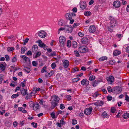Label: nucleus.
Masks as SVG:
<instances>
[{
    "mask_svg": "<svg viewBox=\"0 0 129 129\" xmlns=\"http://www.w3.org/2000/svg\"><path fill=\"white\" fill-rule=\"evenodd\" d=\"M80 52L85 53L88 51V48L85 46H82L80 47L78 49Z\"/></svg>",
    "mask_w": 129,
    "mask_h": 129,
    "instance_id": "obj_1",
    "label": "nucleus"
},
{
    "mask_svg": "<svg viewBox=\"0 0 129 129\" xmlns=\"http://www.w3.org/2000/svg\"><path fill=\"white\" fill-rule=\"evenodd\" d=\"M110 25L112 28H113L115 26L116 23V20L113 17L111 16H110Z\"/></svg>",
    "mask_w": 129,
    "mask_h": 129,
    "instance_id": "obj_2",
    "label": "nucleus"
},
{
    "mask_svg": "<svg viewBox=\"0 0 129 129\" xmlns=\"http://www.w3.org/2000/svg\"><path fill=\"white\" fill-rule=\"evenodd\" d=\"M65 30L64 31L68 33H71L72 31L73 28L71 25H65Z\"/></svg>",
    "mask_w": 129,
    "mask_h": 129,
    "instance_id": "obj_3",
    "label": "nucleus"
},
{
    "mask_svg": "<svg viewBox=\"0 0 129 129\" xmlns=\"http://www.w3.org/2000/svg\"><path fill=\"white\" fill-rule=\"evenodd\" d=\"M92 110V107H90L89 108H86L85 109L84 113L86 115H89L91 114Z\"/></svg>",
    "mask_w": 129,
    "mask_h": 129,
    "instance_id": "obj_4",
    "label": "nucleus"
},
{
    "mask_svg": "<svg viewBox=\"0 0 129 129\" xmlns=\"http://www.w3.org/2000/svg\"><path fill=\"white\" fill-rule=\"evenodd\" d=\"M59 42L61 46L63 47L64 46V43L65 42L66 39L64 36H62L59 37Z\"/></svg>",
    "mask_w": 129,
    "mask_h": 129,
    "instance_id": "obj_5",
    "label": "nucleus"
},
{
    "mask_svg": "<svg viewBox=\"0 0 129 129\" xmlns=\"http://www.w3.org/2000/svg\"><path fill=\"white\" fill-rule=\"evenodd\" d=\"M30 105L31 106H30L31 107H33V109L35 111L38 109L39 107V104L38 103L34 104V103L31 102Z\"/></svg>",
    "mask_w": 129,
    "mask_h": 129,
    "instance_id": "obj_6",
    "label": "nucleus"
},
{
    "mask_svg": "<svg viewBox=\"0 0 129 129\" xmlns=\"http://www.w3.org/2000/svg\"><path fill=\"white\" fill-rule=\"evenodd\" d=\"M81 83L82 85L87 86L89 84V82L87 79H84L81 81Z\"/></svg>",
    "mask_w": 129,
    "mask_h": 129,
    "instance_id": "obj_7",
    "label": "nucleus"
},
{
    "mask_svg": "<svg viewBox=\"0 0 129 129\" xmlns=\"http://www.w3.org/2000/svg\"><path fill=\"white\" fill-rule=\"evenodd\" d=\"M46 33L43 31H40L38 32V35L42 38H44L46 37Z\"/></svg>",
    "mask_w": 129,
    "mask_h": 129,
    "instance_id": "obj_8",
    "label": "nucleus"
},
{
    "mask_svg": "<svg viewBox=\"0 0 129 129\" xmlns=\"http://www.w3.org/2000/svg\"><path fill=\"white\" fill-rule=\"evenodd\" d=\"M96 30V27L94 25L91 26L89 28V31L90 33L94 32Z\"/></svg>",
    "mask_w": 129,
    "mask_h": 129,
    "instance_id": "obj_9",
    "label": "nucleus"
},
{
    "mask_svg": "<svg viewBox=\"0 0 129 129\" xmlns=\"http://www.w3.org/2000/svg\"><path fill=\"white\" fill-rule=\"evenodd\" d=\"M113 5L115 7L118 8L120 5V2L118 1H116L113 3Z\"/></svg>",
    "mask_w": 129,
    "mask_h": 129,
    "instance_id": "obj_10",
    "label": "nucleus"
},
{
    "mask_svg": "<svg viewBox=\"0 0 129 129\" xmlns=\"http://www.w3.org/2000/svg\"><path fill=\"white\" fill-rule=\"evenodd\" d=\"M59 102H55L54 100H52V101L51 102V108L52 109H53L55 107L57 106V104Z\"/></svg>",
    "mask_w": 129,
    "mask_h": 129,
    "instance_id": "obj_11",
    "label": "nucleus"
},
{
    "mask_svg": "<svg viewBox=\"0 0 129 129\" xmlns=\"http://www.w3.org/2000/svg\"><path fill=\"white\" fill-rule=\"evenodd\" d=\"M114 91L116 93H119L121 91V89L120 87H116L114 88Z\"/></svg>",
    "mask_w": 129,
    "mask_h": 129,
    "instance_id": "obj_12",
    "label": "nucleus"
},
{
    "mask_svg": "<svg viewBox=\"0 0 129 129\" xmlns=\"http://www.w3.org/2000/svg\"><path fill=\"white\" fill-rule=\"evenodd\" d=\"M114 78L113 76H110L107 78V80L110 84H111L113 82Z\"/></svg>",
    "mask_w": 129,
    "mask_h": 129,
    "instance_id": "obj_13",
    "label": "nucleus"
},
{
    "mask_svg": "<svg viewBox=\"0 0 129 129\" xmlns=\"http://www.w3.org/2000/svg\"><path fill=\"white\" fill-rule=\"evenodd\" d=\"M6 66V64L5 62L0 63V68L2 71H3L5 70Z\"/></svg>",
    "mask_w": 129,
    "mask_h": 129,
    "instance_id": "obj_14",
    "label": "nucleus"
},
{
    "mask_svg": "<svg viewBox=\"0 0 129 129\" xmlns=\"http://www.w3.org/2000/svg\"><path fill=\"white\" fill-rule=\"evenodd\" d=\"M21 93L22 94L23 96H24L25 95H28V94L27 93V90L23 88L21 89Z\"/></svg>",
    "mask_w": 129,
    "mask_h": 129,
    "instance_id": "obj_15",
    "label": "nucleus"
},
{
    "mask_svg": "<svg viewBox=\"0 0 129 129\" xmlns=\"http://www.w3.org/2000/svg\"><path fill=\"white\" fill-rule=\"evenodd\" d=\"M88 42V39L85 37H84L81 39V42L83 44H86Z\"/></svg>",
    "mask_w": 129,
    "mask_h": 129,
    "instance_id": "obj_16",
    "label": "nucleus"
},
{
    "mask_svg": "<svg viewBox=\"0 0 129 129\" xmlns=\"http://www.w3.org/2000/svg\"><path fill=\"white\" fill-rule=\"evenodd\" d=\"M80 7L82 9H85L86 7V3L85 2H81L80 4Z\"/></svg>",
    "mask_w": 129,
    "mask_h": 129,
    "instance_id": "obj_17",
    "label": "nucleus"
},
{
    "mask_svg": "<svg viewBox=\"0 0 129 129\" xmlns=\"http://www.w3.org/2000/svg\"><path fill=\"white\" fill-rule=\"evenodd\" d=\"M58 24L60 26H64L65 25L64 21L62 19H59L58 21Z\"/></svg>",
    "mask_w": 129,
    "mask_h": 129,
    "instance_id": "obj_18",
    "label": "nucleus"
},
{
    "mask_svg": "<svg viewBox=\"0 0 129 129\" xmlns=\"http://www.w3.org/2000/svg\"><path fill=\"white\" fill-rule=\"evenodd\" d=\"M103 104V102L102 101H100V102L98 101L94 103V105L97 106H101Z\"/></svg>",
    "mask_w": 129,
    "mask_h": 129,
    "instance_id": "obj_19",
    "label": "nucleus"
},
{
    "mask_svg": "<svg viewBox=\"0 0 129 129\" xmlns=\"http://www.w3.org/2000/svg\"><path fill=\"white\" fill-rule=\"evenodd\" d=\"M102 116L103 118H109V115H108L106 111H104L102 113Z\"/></svg>",
    "mask_w": 129,
    "mask_h": 129,
    "instance_id": "obj_20",
    "label": "nucleus"
},
{
    "mask_svg": "<svg viewBox=\"0 0 129 129\" xmlns=\"http://www.w3.org/2000/svg\"><path fill=\"white\" fill-rule=\"evenodd\" d=\"M65 17L67 20H70L72 18L70 14L69 13H67L65 15Z\"/></svg>",
    "mask_w": 129,
    "mask_h": 129,
    "instance_id": "obj_21",
    "label": "nucleus"
},
{
    "mask_svg": "<svg viewBox=\"0 0 129 129\" xmlns=\"http://www.w3.org/2000/svg\"><path fill=\"white\" fill-rule=\"evenodd\" d=\"M121 54L120 51L117 50H115L114 51L113 54L114 56H116L119 55Z\"/></svg>",
    "mask_w": 129,
    "mask_h": 129,
    "instance_id": "obj_22",
    "label": "nucleus"
},
{
    "mask_svg": "<svg viewBox=\"0 0 129 129\" xmlns=\"http://www.w3.org/2000/svg\"><path fill=\"white\" fill-rule=\"evenodd\" d=\"M63 64L65 68H67L69 65V61L67 60H65L63 63Z\"/></svg>",
    "mask_w": 129,
    "mask_h": 129,
    "instance_id": "obj_23",
    "label": "nucleus"
},
{
    "mask_svg": "<svg viewBox=\"0 0 129 129\" xmlns=\"http://www.w3.org/2000/svg\"><path fill=\"white\" fill-rule=\"evenodd\" d=\"M23 69L25 72H27L28 73H29L31 71L30 68L25 66L24 67Z\"/></svg>",
    "mask_w": 129,
    "mask_h": 129,
    "instance_id": "obj_24",
    "label": "nucleus"
},
{
    "mask_svg": "<svg viewBox=\"0 0 129 129\" xmlns=\"http://www.w3.org/2000/svg\"><path fill=\"white\" fill-rule=\"evenodd\" d=\"M54 99L52 100H54L55 102H59V98L57 96L55 95H53Z\"/></svg>",
    "mask_w": 129,
    "mask_h": 129,
    "instance_id": "obj_25",
    "label": "nucleus"
},
{
    "mask_svg": "<svg viewBox=\"0 0 129 129\" xmlns=\"http://www.w3.org/2000/svg\"><path fill=\"white\" fill-rule=\"evenodd\" d=\"M72 46L74 48H76L77 46V44L75 41H73L72 44Z\"/></svg>",
    "mask_w": 129,
    "mask_h": 129,
    "instance_id": "obj_26",
    "label": "nucleus"
},
{
    "mask_svg": "<svg viewBox=\"0 0 129 129\" xmlns=\"http://www.w3.org/2000/svg\"><path fill=\"white\" fill-rule=\"evenodd\" d=\"M123 117L124 119H127L129 117V114L128 113H124L123 116Z\"/></svg>",
    "mask_w": 129,
    "mask_h": 129,
    "instance_id": "obj_27",
    "label": "nucleus"
},
{
    "mask_svg": "<svg viewBox=\"0 0 129 129\" xmlns=\"http://www.w3.org/2000/svg\"><path fill=\"white\" fill-rule=\"evenodd\" d=\"M47 69V66L46 65H45L43 67L42 69L41 70V72L42 73H43L44 72H46L47 71L46 70Z\"/></svg>",
    "mask_w": 129,
    "mask_h": 129,
    "instance_id": "obj_28",
    "label": "nucleus"
},
{
    "mask_svg": "<svg viewBox=\"0 0 129 129\" xmlns=\"http://www.w3.org/2000/svg\"><path fill=\"white\" fill-rule=\"evenodd\" d=\"M20 57L21 58H23L24 60L25 61V62H27V59H28V58L25 55H21L20 56Z\"/></svg>",
    "mask_w": 129,
    "mask_h": 129,
    "instance_id": "obj_29",
    "label": "nucleus"
},
{
    "mask_svg": "<svg viewBox=\"0 0 129 129\" xmlns=\"http://www.w3.org/2000/svg\"><path fill=\"white\" fill-rule=\"evenodd\" d=\"M107 57H102L100 58H99V60L100 61H102L107 60Z\"/></svg>",
    "mask_w": 129,
    "mask_h": 129,
    "instance_id": "obj_30",
    "label": "nucleus"
},
{
    "mask_svg": "<svg viewBox=\"0 0 129 129\" xmlns=\"http://www.w3.org/2000/svg\"><path fill=\"white\" fill-rule=\"evenodd\" d=\"M26 50L27 49L25 47H22L21 49V53L22 54L24 53Z\"/></svg>",
    "mask_w": 129,
    "mask_h": 129,
    "instance_id": "obj_31",
    "label": "nucleus"
},
{
    "mask_svg": "<svg viewBox=\"0 0 129 129\" xmlns=\"http://www.w3.org/2000/svg\"><path fill=\"white\" fill-rule=\"evenodd\" d=\"M91 12L88 11H86L84 13V15L87 16H89L91 15Z\"/></svg>",
    "mask_w": 129,
    "mask_h": 129,
    "instance_id": "obj_32",
    "label": "nucleus"
},
{
    "mask_svg": "<svg viewBox=\"0 0 129 129\" xmlns=\"http://www.w3.org/2000/svg\"><path fill=\"white\" fill-rule=\"evenodd\" d=\"M20 93L18 92L17 94H14L13 95L11 96V97L12 99H14L16 97H18L20 95Z\"/></svg>",
    "mask_w": 129,
    "mask_h": 129,
    "instance_id": "obj_33",
    "label": "nucleus"
},
{
    "mask_svg": "<svg viewBox=\"0 0 129 129\" xmlns=\"http://www.w3.org/2000/svg\"><path fill=\"white\" fill-rule=\"evenodd\" d=\"M74 53L75 55L77 57H79L80 56L77 50H75L74 51Z\"/></svg>",
    "mask_w": 129,
    "mask_h": 129,
    "instance_id": "obj_34",
    "label": "nucleus"
},
{
    "mask_svg": "<svg viewBox=\"0 0 129 129\" xmlns=\"http://www.w3.org/2000/svg\"><path fill=\"white\" fill-rule=\"evenodd\" d=\"M95 76L92 75L89 77V79L90 81H92L95 80Z\"/></svg>",
    "mask_w": 129,
    "mask_h": 129,
    "instance_id": "obj_35",
    "label": "nucleus"
},
{
    "mask_svg": "<svg viewBox=\"0 0 129 129\" xmlns=\"http://www.w3.org/2000/svg\"><path fill=\"white\" fill-rule=\"evenodd\" d=\"M56 56V52H52L50 54H49V56Z\"/></svg>",
    "mask_w": 129,
    "mask_h": 129,
    "instance_id": "obj_36",
    "label": "nucleus"
},
{
    "mask_svg": "<svg viewBox=\"0 0 129 129\" xmlns=\"http://www.w3.org/2000/svg\"><path fill=\"white\" fill-rule=\"evenodd\" d=\"M14 49V47H8L7 48V51L8 52L12 51Z\"/></svg>",
    "mask_w": 129,
    "mask_h": 129,
    "instance_id": "obj_37",
    "label": "nucleus"
},
{
    "mask_svg": "<svg viewBox=\"0 0 129 129\" xmlns=\"http://www.w3.org/2000/svg\"><path fill=\"white\" fill-rule=\"evenodd\" d=\"M80 78L77 77L73 79V82H77V81L79 80H80Z\"/></svg>",
    "mask_w": 129,
    "mask_h": 129,
    "instance_id": "obj_38",
    "label": "nucleus"
},
{
    "mask_svg": "<svg viewBox=\"0 0 129 129\" xmlns=\"http://www.w3.org/2000/svg\"><path fill=\"white\" fill-rule=\"evenodd\" d=\"M111 110L112 113H114L115 112L116 109L115 107H113L111 108Z\"/></svg>",
    "mask_w": 129,
    "mask_h": 129,
    "instance_id": "obj_39",
    "label": "nucleus"
},
{
    "mask_svg": "<svg viewBox=\"0 0 129 129\" xmlns=\"http://www.w3.org/2000/svg\"><path fill=\"white\" fill-rule=\"evenodd\" d=\"M99 83L96 80H95L93 82L92 84V86L93 87L96 86Z\"/></svg>",
    "mask_w": 129,
    "mask_h": 129,
    "instance_id": "obj_40",
    "label": "nucleus"
},
{
    "mask_svg": "<svg viewBox=\"0 0 129 129\" xmlns=\"http://www.w3.org/2000/svg\"><path fill=\"white\" fill-rule=\"evenodd\" d=\"M34 49V50L36 51L38 49V46L36 45H33L32 47V49Z\"/></svg>",
    "mask_w": 129,
    "mask_h": 129,
    "instance_id": "obj_41",
    "label": "nucleus"
},
{
    "mask_svg": "<svg viewBox=\"0 0 129 129\" xmlns=\"http://www.w3.org/2000/svg\"><path fill=\"white\" fill-rule=\"evenodd\" d=\"M65 30V27L63 28L62 27H61L58 30V34H59L61 31V30Z\"/></svg>",
    "mask_w": 129,
    "mask_h": 129,
    "instance_id": "obj_42",
    "label": "nucleus"
},
{
    "mask_svg": "<svg viewBox=\"0 0 129 129\" xmlns=\"http://www.w3.org/2000/svg\"><path fill=\"white\" fill-rule=\"evenodd\" d=\"M67 45L68 47H70L71 46V41L70 40H68L67 42Z\"/></svg>",
    "mask_w": 129,
    "mask_h": 129,
    "instance_id": "obj_43",
    "label": "nucleus"
},
{
    "mask_svg": "<svg viewBox=\"0 0 129 129\" xmlns=\"http://www.w3.org/2000/svg\"><path fill=\"white\" fill-rule=\"evenodd\" d=\"M54 71L53 70H51L50 72L48 73V75L50 77L51 76L54 74Z\"/></svg>",
    "mask_w": 129,
    "mask_h": 129,
    "instance_id": "obj_44",
    "label": "nucleus"
},
{
    "mask_svg": "<svg viewBox=\"0 0 129 129\" xmlns=\"http://www.w3.org/2000/svg\"><path fill=\"white\" fill-rule=\"evenodd\" d=\"M107 89L108 92H111L112 91V89L110 86H108Z\"/></svg>",
    "mask_w": 129,
    "mask_h": 129,
    "instance_id": "obj_45",
    "label": "nucleus"
},
{
    "mask_svg": "<svg viewBox=\"0 0 129 129\" xmlns=\"http://www.w3.org/2000/svg\"><path fill=\"white\" fill-rule=\"evenodd\" d=\"M31 124L34 128H37V123H35L34 122H33L31 123Z\"/></svg>",
    "mask_w": 129,
    "mask_h": 129,
    "instance_id": "obj_46",
    "label": "nucleus"
},
{
    "mask_svg": "<svg viewBox=\"0 0 129 129\" xmlns=\"http://www.w3.org/2000/svg\"><path fill=\"white\" fill-rule=\"evenodd\" d=\"M6 58V60L7 61H8L10 60L9 57L8 55H6L5 56Z\"/></svg>",
    "mask_w": 129,
    "mask_h": 129,
    "instance_id": "obj_47",
    "label": "nucleus"
},
{
    "mask_svg": "<svg viewBox=\"0 0 129 129\" xmlns=\"http://www.w3.org/2000/svg\"><path fill=\"white\" fill-rule=\"evenodd\" d=\"M56 66V64L55 63H53L51 65V67L53 69H54Z\"/></svg>",
    "mask_w": 129,
    "mask_h": 129,
    "instance_id": "obj_48",
    "label": "nucleus"
},
{
    "mask_svg": "<svg viewBox=\"0 0 129 129\" xmlns=\"http://www.w3.org/2000/svg\"><path fill=\"white\" fill-rule=\"evenodd\" d=\"M77 123V121L76 120H72V123L73 125H74L76 124Z\"/></svg>",
    "mask_w": 129,
    "mask_h": 129,
    "instance_id": "obj_49",
    "label": "nucleus"
},
{
    "mask_svg": "<svg viewBox=\"0 0 129 129\" xmlns=\"http://www.w3.org/2000/svg\"><path fill=\"white\" fill-rule=\"evenodd\" d=\"M60 105V109H61L63 110L65 108V107L63 104H61Z\"/></svg>",
    "mask_w": 129,
    "mask_h": 129,
    "instance_id": "obj_50",
    "label": "nucleus"
},
{
    "mask_svg": "<svg viewBox=\"0 0 129 129\" xmlns=\"http://www.w3.org/2000/svg\"><path fill=\"white\" fill-rule=\"evenodd\" d=\"M45 44L43 43H42L40 44H39L38 46L42 48L44 46H45Z\"/></svg>",
    "mask_w": 129,
    "mask_h": 129,
    "instance_id": "obj_51",
    "label": "nucleus"
},
{
    "mask_svg": "<svg viewBox=\"0 0 129 129\" xmlns=\"http://www.w3.org/2000/svg\"><path fill=\"white\" fill-rule=\"evenodd\" d=\"M41 53L40 52H38L36 54L35 56V58H36L37 57H39L40 56Z\"/></svg>",
    "mask_w": 129,
    "mask_h": 129,
    "instance_id": "obj_52",
    "label": "nucleus"
},
{
    "mask_svg": "<svg viewBox=\"0 0 129 129\" xmlns=\"http://www.w3.org/2000/svg\"><path fill=\"white\" fill-rule=\"evenodd\" d=\"M74 72H75L76 71H79V69H78V68L76 67H75L73 68V69Z\"/></svg>",
    "mask_w": 129,
    "mask_h": 129,
    "instance_id": "obj_53",
    "label": "nucleus"
},
{
    "mask_svg": "<svg viewBox=\"0 0 129 129\" xmlns=\"http://www.w3.org/2000/svg\"><path fill=\"white\" fill-rule=\"evenodd\" d=\"M63 120H64V118H63L60 121V122L61 123H60L62 125H63L65 123V122L63 121Z\"/></svg>",
    "mask_w": 129,
    "mask_h": 129,
    "instance_id": "obj_54",
    "label": "nucleus"
},
{
    "mask_svg": "<svg viewBox=\"0 0 129 129\" xmlns=\"http://www.w3.org/2000/svg\"><path fill=\"white\" fill-rule=\"evenodd\" d=\"M80 24L79 23H74L73 25V27H76L77 26H79Z\"/></svg>",
    "mask_w": 129,
    "mask_h": 129,
    "instance_id": "obj_55",
    "label": "nucleus"
},
{
    "mask_svg": "<svg viewBox=\"0 0 129 129\" xmlns=\"http://www.w3.org/2000/svg\"><path fill=\"white\" fill-rule=\"evenodd\" d=\"M27 54L28 55L30 56L32 55V53L31 51L30 50H29L28 51L27 53Z\"/></svg>",
    "mask_w": 129,
    "mask_h": 129,
    "instance_id": "obj_56",
    "label": "nucleus"
},
{
    "mask_svg": "<svg viewBox=\"0 0 129 129\" xmlns=\"http://www.w3.org/2000/svg\"><path fill=\"white\" fill-rule=\"evenodd\" d=\"M16 61V58L15 57H13L12 60V61L13 62H15Z\"/></svg>",
    "mask_w": 129,
    "mask_h": 129,
    "instance_id": "obj_57",
    "label": "nucleus"
},
{
    "mask_svg": "<svg viewBox=\"0 0 129 129\" xmlns=\"http://www.w3.org/2000/svg\"><path fill=\"white\" fill-rule=\"evenodd\" d=\"M109 63L111 65H113L114 63V60H111L109 62Z\"/></svg>",
    "mask_w": 129,
    "mask_h": 129,
    "instance_id": "obj_58",
    "label": "nucleus"
},
{
    "mask_svg": "<svg viewBox=\"0 0 129 129\" xmlns=\"http://www.w3.org/2000/svg\"><path fill=\"white\" fill-rule=\"evenodd\" d=\"M107 98L108 101H110L112 99V97L111 96H108L107 97Z\"/></svg>",
    "mask_w": 129,
    "mask_h": 129,
    "instance_id": "obj_59",
    "label": "nucleus"
},
{
    "mask_svg": "<svg viewBox=\"0 0 129 129\" xmlns=\"http://www.w3.org/2000/svg\"><path fill=\"white\" fill-rule=\"evenodd\" d=\"M32 64L33 66H37V63L35 61H33L32 62Z\"/></svg>",
    "mask_w": 129,
    "mask_h": 129,
    "instance_id": "obj_60",
    "label": "nucleus"
},
{
    "mask_svg": "<svg viewBox=\"0 0 129 129\" xmlns=\"http://www.w3.org/2000/svg\"><path fill=\"white\" fill-rule=\"evenodd\" d=\"M66 98L68 100H70L71 99V96L70 95H67L66 96Z\"/></svg>",
    "mask_w": 129,
    "mask_h": 129,
    "instance_id": "obj_61",
    "label": "nucleus"
},
{
    "mask_svg": "<svg viewBox=\"0 0 129 129\" xmlns=\"http://www.w3.org/2000/svg\"><path fill=\"white\" fill-rule=\"evenodd\" d=\"M99 95V94L97 92H96L93 95V96L94 97L96 98Z\"/></svg>",
    "mask_w": 129,
    "mask_h": 129,
    "instance_id": "obj_62",
    "label": "nucleus"
},
{
    "mask_svg": "<svg viewBox=\"0 0 129 129\" xmlns=\"http://www.w3.org/2000/svg\"><path fill=\"white\" fill-rule=\"evenodd\" d=\"M125 100H126L127 101H129V97L127 95H125Z\"/></svg>",
    "mask_w": 129,
    "mask_h": 129,
    "instance_id": "obj_63",
    "label": "nucleus"
},
{
    "mask_svg": "<svg viewBox=\"0 0 129 129\" xmlns=\"http://www.w3.org/2000/svg\"><path fill=\"white\" fill-rule=\"evenodd\" d=\"M51 116L53 118H55V113L54 112H52L51 114Z\"/></svg>",
    "mask_w": 129,
    "mask_h": 129,
    "instance_id": "obj_64",
    "label": "nucleus"
}]
</instances>
